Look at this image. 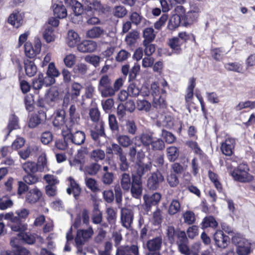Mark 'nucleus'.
Returning <instances> with one entry per match:
<instances>
[{
    "label": "nucleus",
    "mask_w": 255,
    "mask_h": 255,
    "mask_svg": "<svg viewBox=\"0 0 255 255\" xmlns=\"http://www.w3.org/2000/svg\"><path fill=\"white\" fill-rule=\"evenodd\" d=\"M89 115L91 120L96 123L94 129L90 131L91 136L95 142L101 144L100 137H105L106 139V134L105 132V123L102 120H100V112L98 108H92L89 110Z\"/></svg>",
    "instance_id": "1"
},
{
    "label": "nucleus",
    "mask_w": 255,
    "mask_h": 255,
    "mask_svg": "<svg viewBox=\"0 0 255 255\" xmlns=\"http://www.w3.org/2000/svg\"><path fill=\"white\" fill-rule=\"evenodd\" d=\"M249 168L246 162L240 163L238 166L231 172L235 180L241 182H250L254 177L248 173Z\"/></svg>",
    "instance_id": "2"
},
{
    "label": "nucleus",
    "mask_w": 255,
    "mask_h": 255,
    "mask_svg": "<svg viewBox=\"0 0 255 255\" xmlns=\"http://www.w3.org/2000/svg\"><path fill=\"white\" fill-rule=\"evenodd\" d=\"M41 42L39 38L34 39V46L30 41L26 42L24 45V51L25 56L27 59L35 60L36 56L41 51Z\"/></svg>",
    "instance_id": "3"
},
{
    "label": "nucleus",
    "mask_w": 255,
    "mask_h": 255,
    "mask_svg": "<svg viewBox=\"0 0 255 255\" xmlns=\"http://www.w3.org/2000/svg\"><path fill=\"white\" fill-rule=\"evenodd\" d=\"M69 118L66 121V127L68 130L72 131L76 129L79 125L80 116L74 105L70 106L69 109Z\"/></svg>",
    "instance_id": "4"
},
{
    "label": "nucleus",
    "mask_w": 255,
    "mask_h": 255,
    "mask_svg": "<svg viewBox=\"0 0 255 255\" xmlns=\"http://www.w3.org/2000/svg\"><path fill=\"white\" fill-rule=\"evenodd\" d=\"M232 243L237 247L238 255H248L251 252L250 244L245 239L235 236L232 238Z\"/></svg>",
    "instance_id": "5"
},
{
    "label": "nucleus",
    "mask_w": 255,
    "mask_h": 255,
    "mask_svg": "<svg viewBox=\"0 0 255 255\" xmlns=\"http://www.w3.org/2000/svg\"><path fill=\"white\" fill-rule=\"evenodd\" d=\"M47 119L46 112L43 110H39L30 116L28 125L29 128H34L45 123Z\"/></svg>",
    "instance_id": "6"
},
{
    "label": "nucleus",
    "mask_w": 255,
    "mask_h": 255,
    "mask_svg": "<svg viewBox=\"0 0 255 255\" xmlns=\"http://www.w3.org/2000/svg\"><path fill=\"white\" fill-rule=\"evenodd\" d=\"M162 244L161 236L148 240L146 243L148 252L146 255H160V251Z\"/></svg>",
    "instance_id": "7"
},
{
    "label": "nucleus",
    "mask_w": 255,
    "mask_h": 255,
    "mask_svg": "<svg viewBox=\"0 0 255 255\" xmlns=\"http://www.w3.org/2000/svg\"><path fill=\"white\" fill-rule=\"evenodd\" d=\"M98 88L103 97H107L112 95L111 79L107 75H104L101 77Z\"/></svg>",
    "instance_id": "8"
},
{
    "label": "nucleus",
    "mask_w": 255,
    "mask_h": 255,
    "mask_svg": "<svg viewBox=\"0 0 255 255\" xmlns=\"http://www.w3.org/2000/svg\"><path fill=\"white\" fill-rule=\"evenodd\" d=\"M37 161V163L32 161H27L22 165L23 170L27 173H34L37 171L42 172L44 168V164L45 163L47 160Z\"/></svg>",
    "instance_id": "9"
},
{
    "label": "nucleus",
    "mask_w": 255,
    "mask_h": 255,
    "mask_svg": "<svg viewBox=\"0 0 255 255\" xmlns=\"http://www.w3.org/2000/svg\"><path fill=\"white\" fill-rule=\"evenodd\" d=\"M43 199V193L37 187L29 189L26 194L25 201L30 204H34Z\"/></svg>",
    "instance_id": "10"
},
{
    "label": "nucleus",
    "mask_w": 255,
    "mask_h": 255,
    "mask_svg": "<svg viewBox=\"0 0 255 255\" xmlns=\"http://www.w3.org/2000/svg\"><path fill=\"white\" fill-rule=\"evenodd\" d=\"M45 82L47 85H53L55 83V78L58 77L60 73L56 68L54 62H51L48 64L47 70L46 73Z\"/></svg>",
    "instance_id": "11"
},
{
    "label": "nucleus",
    "mask_w": 255,
    "mask_h": 255,
    "mask_svg": "<svg viewBox=\"0 0 255 255\" xmlns=\"http://www.w3.org/2000/svg\"><path fill=\"white\" fill-rule=\"evenodd\" d=\"M166 234L169 242L171 244L177 243L179 240L183 239L186 235L184 231L175 229L173 226H168L166 229Z\"/></svg>",
    "instance_id": "12"
},
{
    "label": "nucleus",
    "mask_w": 255,
    "mask_h": 255,
    "mask_svg": "<svg viewBox=\"0 0 255 255\" xmlns=\"http://www.w3.org/2000/svg\"><path fill=\"white\" fill-rule=\"evenodd\" d=\"M110 7L104 6L100 1L94 0L92 3H90V5L86 8L85 11L88 16L93 15L94 11H96L101 13H106L110 10Z\"/></svg>",
    "instance_id": "13"
},
{
    "label": "nucleus",
    "mask_w": 255,
    "mask_h": 255,
    "mask_svg": "<svg viewBox=\"0 0 255 255\" xmlns=\"http://www.w3.org/2000/svg\"><path fill=\"white\" fill-rule=\"evenodd\" d=\"M151 167V164L150 162L144 164L142 162V160H138L134 166L135 169V172L132 173V177H139L141 180V177L147 173L150 170Z\"/></svg>",
    "instance_id": "14"
},
{
    "label": "nucleus",
    "mask_w": 255,
    "mask_h": 255,
    "mask_svg": "<svg viewBox=\"0 0 255 255\" xmlns=\"http://www.w3.org/2000/svg\"><path fill=\"white\" fill-rule=\"evenodd\" d=\"M161 196L160 193H155L151 196L144 195L143 200L144 201L143 208L144 209L148 212L150 211L151 207L152 206H155L159 202Z\"/></svg>",
    "instance_id": "15"
},
{
    "label": "nucleus",
    "mask_w": 255,
    "mask_h": 255,
    "mask_svg": "<svg viewBox=\"0 0 255 255\" xmlns=\"http://www.w3.org/2000/svg\"><path fill=\"white\" fill-rule=\"evenodd\" d=\"M164 181V177L162 174L156 171L151 174V176L147 181V186L150 190H155L157 189L160 184Z\"/></svg>",
    "instance_id": "16"
},
{
    "label": "nucleus",
    "mask_w": 255,
    "mask_h": 255,
    "mask_svg": "<svg viewBox=\"0 0 255 255\" xmlns=\"http://www.w3.org/2000/svg\"><path fill=\"white\" fill-rule=\"evenodd\" d=\"M133 213L131 210L127 208H122L121 210V220L122 225L128 229L132 223Z\"/></svg>",
    "instance_id": "17"
},
{
    "label": "nucleus",
    "mask_w": 255,
    "mask_h": 255,
    "mask_svg": "<svg viewBox=\"0 0 255 255\" xmlns=\"http://www.w3.org/2000/svg\"><path fill=\"white\" fill-rule=\"evenodd\" d=\"M15 214L17 215L16 217H18V222L17 223L18 226L20 228L18 231H26L27 229L28 225L25 222V221L29 214L28 210L25 208L18 210L16 211Z\"/></svg>",
    "instance_id": "18"
},
{
    "label": "nucleus",
    "mask_w": 255,
    "mask_h": 255,
    "mask_svg": "<svg viewBox=\"0 0 255 255\" xmlns=\"http://www.w3.org/2000/svg\"><path fill=\"white\" fill-rule=\"evenodd\" d=\"M216 245L220 248L225 249L230 243V238L221 230H218L214 235Z\"/></svg>",
    "instance_id": "19"
},
{
    "label": "nucleus",
    "mask_w": 255,
    "mask_h": 255,
    "mask_svg": "<svg viewBox=\"0 0 255 255\" xmlns=\"http://www.w3.org/2000/svg\"><path fill=\"white\" fill-rule=\"evenodd\" d=\"M97 48V43L93 40H86L80 43L77 46L79 51L83 53H92Z\"/></svg>",
    "instance_id": "20"
},
{
    "label": "nucleus",
    "mask_w": 255,
    "mask_h": 255,
    "mask_svg": "<svg viewBox=\"0 0 255 255\" xmlns=\"http://www.w3.org/2000/svg\"><path fill=\"white\" fill-rule=\"evenodd\" d=\"M77 128L75 130L71 131L68 130L69 133L67 134L68 138L74 144L77 145H81L85 140V134L83 131L77 130Z\"/></svg>",
    "instance_id": "21"
},
{
    "label": "nucleus",
    "mask_w": 255,
    "mask_h": 255,
    "mask_svg": "<svg viewBox=\"0 0 255 255\" xmlns=\"http://www.w3.org/2000/svg\"><path fill=\"white\" fill-rule=\"evenodd\" d=\"M52 8L54 16L59 19H63L67 17V11L61 1L54 3L52 5Z\"/></svg>",
    "instance_id": "22"
},
{
    "label": "nucleus",
    "mask_w": 255,
    "mask_h": 255,
    "mask_svg": "<svg viewBox=\"0 0 255 255\" xmlns=\"http://www.w3.org/2000/svg\"><path fill=\"white\" fill-rule=\"evenodd\" d=\"M142 191L141 180L139 177L132 178L130 192L133 197L139 199L141 197Z\"/></svg>",
    "instance_id": "23"
},
{
    "label": "nucleus",
    "mask_w": 255,
    "mask_h": 255,
    "mask_svg": "<svg viewBox=\"0 0 255 255\" xmlns=\"http://www.w3.org/2000/svg\"><path fill=\"white\" fill-rule=\"evenodd\" d=\"M67 7L71 8L74 14L79 16L83 13L84 8L82 4L77 0H63Z\"/></svg>",
    "instance_id": "24"
},
{
    "label": "nucleus",
    "mask_w": 255,
    "mask_h": 255,
    "mask_svg": "<svg viewBox=\"0 0 255 255\" xmlns=\"http://www.w3.org/2000/svg\"><path fill=\"white\" fill-rule=\"evenodd\" d=\"M19 128L18 117L14 114L11 115L9 118L8 123L6 128L3 129V131L6 133L5 136V140L7 139L13 130L17 129Z\"/></svg>",
    "instance_id": "25"
},
{
    "label": "nucleus",
    "mask_w": 255,
    "mask_h": 255,
    "mask_svg": "<svg viewBox=\"0 0 255 255\" xmlns=\"http://www.w3.org/2000/svg\"><path fill=\"white\" fill-rule=\"evenodd\" d=\"M199 14L195 11H190L186 13L182 18V25L188 27L197 21Z\"/></svg>",
    "instance_id": "26"
},
{
    "label": "nucleus",
    "mask_w": 255,
    "mask_h": 255,
    "mask_svg": "<svg viewBox=\"0 0 255 255\" xmlns=\"http://www.w3.org/2000/svg\"><path fill=\"white\" fill-rule=\"evenodd\" d=\"M235 140L234 138H228L223 142L221 146L223 154L226 156H231L233 153L235 147Z\"/></svg>",
    "instance_id": "27"
},
{
    "label": "nucleus",
    "mask_w": 255,
    "mask_h": 255,
    "mask_svg": "<svg viewBox=\"0 0 255 255\" xmlns=\"http://www.w3.org/2000/svg\"><path fill=\"white\" fill-rule=\"evenodd\" d=\"M34 60L27 58L23 60L24 68L26 75L29 77L34 76L37 72V68L34 62Z\"/></svg>",
    "instance_id": "28"
},
{
    "label": "nucleus",
    "mask_w": 255,
    "mask_h": 255,
    "mask_svg": "<svg viewBox=\"0 0 255 255\" xmlns=\"http://www.w3.org/2000/svg\"><path fill=\"white\" fill-rule=\"evenodd\" d=\"M166 91L162 89V95L153 98V107L157 109L164 111L167 107V103L165 100Z\"/></svg>",
    "instance_id": "29"
},
{
    "label": "nucleus",
    "mask_w": 255,
    "mask_h": 255,
    "mask_svg": "<svg viewBox=\"0 0 255 255\" xmlns=\"http://www.w3.org/2000/svg\"><path fill=\"white\" fill-rule=\"evenodd\" d=\"M68 180L70 182V187L67 189V192L69 195L73 193L74 197L77 199L81 193V188L72 177H69Z\"/></svg>",
    "instance_id": "30"
},
{
    "label": "nucleus",
    "mask_w": 255,
    "mask_h": 255,
    "mask_svg": "<svg viewBox=\"0 0 255 255\" xmlns=\"http://www.w3.org/2000/svg\"><path fill=\"white\" fill-rule=\"evenodd\" d=\"M80 41V37L78 34L73 30L68 31L66 42L68 45L70 47L78 46Z\"/></svg>",
    "instance_id": "31"
},
{
    "label": "nucleus",
    "mask_w": 255,
    "mask_h": 255,
    "mask_svg": "<svg viewBox=\"0 0 255 255\" xmlns=\"http://www.w3.org/2000/svg\"><path fill=\"white\" fill-rule=\"evenodd\" d=\"M152 136L147 133H143L139 136L135 137V144L139 146L140 144L144 146H148L152 143Z\"/></svg>",
    "instance_id": "32"
},
{
    "label": "nucleus",
    "mask_w": 255,
    "mask_h": 255,
    "mask_svg": "<svg viewBox=\"0 0 255 255\" xmlns=\"http://www.w3.org/2000/svg\"><path fill=\"white\" fill-rule=\"evenodd\" d=\"M7 22L16 28L20 27L23 24V18L18 11L12 13L9 16Z\"/></svg>",
    "instance_id": "33"
},
{
    "label": "nucleus",
    "mask_w": 255,
    "mask_h": 255,
    "mask_svg": "<svg viewBox=\"0 0 255 255\" xmlns=\"http://www.w3.org/2000/svg\"><path fill=\"white\" fill-rule=\"evenodd\" d=\"M188 239L186 235L183 237V239L179 240L176 243L180 252L185 255H190L192 253L188 246Z\"/></svg>",
    "instance_id": "34"
},
{
    "label": "nucleus",
    "mask_w": 255,
    "mask_h": 255,
    "mask_svg": "<svg viewBox=\"0 0 255 255\" xmlns=\"http://www.w3.org/2000/svg\"><path fill=\"white\" fill-rule=\"evenodd\" d=\"M17 232H19L17 236L24 243L29 245H32L35 243L36 238L34 234H32L29 232H26L25 231H18Z\"/></svg>",
    "instance_id": "35"
},
{
    "label": "nucleus",
    "mask_w": 255,
    "mask_h": 255,
    "mask_svg": "<svg viewBox=\"0 0 255 255\" xmlns=\"http://www.w3.org/2000/svg\"><path fill=\"white\" fill-rule=\"evenodd\" d=\"M186 145L193 150L194 153L196 156L193 159H195L196 158L201 159L206 157L205 154L199 147L197 142L188 141L186 142Z\"/></svg>",
    "instance_id": "36"
},
{
    "label": "nucleus",
    "mask_w": 255,
    "mask_h": 255,
    "mask_svg": "<svg viewBox=\"0 0 255 255\" xmlns=\"http://www.w3.org/2000/svg\"><path fill=\"white\" fill-rule=\"evenodd\" d=\"M58 97V91L54 88H51L45 95V102L49 105H52L53 103L57 100Z\"/></svg>",
    "instance_id": "37"
},
{
    "label": "nucleus",
    "mask_w": 255,
    "mask_h": 255,
    "mask_svg": "<svg viewBox=\"0 0 255 255\" xmlns=\"http://www.w3.org/2000/svg\"><path fill=\"white\" fill-rule=\"evenodd\" d=\"M180 25H182V18L180 16L172 14L168 22L167 28L170 30H175Z\"/></svg>",
    "instance_id": "38"
},
{
    "label": "nucleus",
    "mask_w": 255,
    "mask_h": 255,
    "mask_svg": "<svg viewBox=\"0 0 255 255\" xmlns=\"http://www.w3.org/2000/svg\"><path fill=\"white\" fill-rule=\"evenodd\" d=\"M181 210V204L177 199H173L170 202L168 209V213L170 216H173L179 212Z\"/></svg>",
    "instance_id": "39"
},
{
    "label": "nucleus",
    "mask_w": 255,
    "mask_h": 255,
    "mask_svg": "<svg viewBox=\"0 0 255 255\" xmlns=\"http://www.w3.org/2000/svg\"><path fill=\"white\" fill-rule=\"evenodd\" d=\"M65 112H63V114H62L61 112H57L53 120V125L54 127L58 128H61L64 124L66 125V121H65V116L64 115Z\"/></svg>",
    "instance_id": "40"
},
{
    "label": "nucleus",
    "mask_w": 255,
    "mask_h": 255,
    "mask_svg": "<svg viewBox=\"0 0 255 255\" xmlns=\"http://www.w3.org/2000/svg\"><path fill=\"white\" fill-rule=\"evenodd\" d=\"M139 37V32L136 30H132L126 35L125 40L127 45L132 46L135 44Z\"/></svg>",
    "instance_id": "41"
},
{
    "label": "nucleus",
    "mask_w": 255,
    "mask_h": 255,
    "mask_svg": "<svg viewBox=\"0 0 255 255\" xmlns=\"http://www.w3.org/2000/svg\"><path fill=\"white\" fill-rule=\"evenodd\" d=\"M44 85L46 87L51 86V85L46 84L45 82V78L43 77V74L40 73L38 74L37 78L33 79L32 86L34 89L39 90L41 89Z\"/></svg>",
    "instance_id": "42"
},
{
    "label": "nucleus",
    "mask_w": 255,
    "mask_h": 255,
    "mask_svg": "<svg viewBox=\"0 0 255 255\" xmlns=\"http://www.w3.org/2000/svg\"><path fill=\"white\" fill-rule=\"evenodd\" d=\"M155 34L154 30L152 27H147L144 29L143 31V37L145 44L147 42H152L155 38Z\"/></svg>",
    "instance_id": "43"
},
{
    "label": "nucleus",
    "mask_w": 255,
    "mask_h": 255,
    "mask_svg": "<svg viewBox=\"0 0 255 255\" xmlns=\"http://www.w3.org/2000/svg\"><path fill=\"white\" fill-rule=\"evenodd\" d=\"M43 37L45 41L48 43L54 41L56 36L53 28L51 26H47L43 31Z\"/></svg>",
    "instance_id": "44"
},
{
    "label": "nucleus",
    "mask_w": 255,
    "mask_h": 255,
    "mask_svg": "<svg viewBox=\"0 0 255 255\" xmlns=\"http://www.w3.org/2000/svg\"><path fill=\"white\" fill-rule=\"evenodd\" d=\"M201 225L203 229L209 227L214 228L217 227L218 223L213 216H209L203 219Z\"/></svg>",
    "instance_id": "45"
},
{
    "label": "nucleus",
    "mask_w": 255,
    "mask_h": 255,
    "mask_svg": "<svg viewBox=\"0 0 255 255\" xmlns=\"http://www.w3.org/2000/svg\"><path fill=\"white\" fill-rule=\"evenodd\" d=\"M6 218L10 221L9 226L11 230L13 232H18L20 229L17 223L18 221V217L14 216L13 213L11 212L6 214Z\"/></svg>",
    "instance_id": "46"
},
{
    "label": "nucleus",
    "mask_w": 255,
    "mask_h": 255,
    "mask_svg": "<svg viewBox=\"0 0 255 255\" xmlns=\"http://www.w3.org/2000/svg\"><path fill=\"white\" fill-rule=\"evenodd\" d=\"M168 44L176 53H178L181 50L180 47L182 44L180 38L174 37L169 39Z\"/></svg>",
    "instance_id": "47"
},
{
    "label": "nucleus",
    "mask_w": 255,
    "mask_h": 255,
    "mask_svg": "<svg viewBox=\"0 0 255 255\" xmlns=\"http://www.w3.org/2000/svg\"><path fill=\"white\" fill-rule=\"evenodd\" d=\"M25 107L28 112H32L34 109V96L32 94L27 95L24 98Z\"/></svg>",
    "instance_id": "48"
},
{
    "label": "nucleus",
    "mask_w": 255,
    "mask_h": 255,
    "mask_svg": "<svg viewBox=\"0 0 255 255\" xmlns=\"http://www.w3.org/2000/svg\"><path fill=\"white\" fill-rule=\"evenodd\" d=\"M151 107V104L147 100H137L136 101V108L138 111L148 112Z\"/></svg>",
    "instance_id": "49"
},
{
    "label": "nucleus",
    "mask_w": 255,
    "mask_h": 255,
    "mask_svg": "<svg viewBox=\"0 0 255 255\" xmlns=\"http://www.w3.org/2000/svg\"><path fill=\"white\" fill-rule=\"evenodd\" d=\"M103 32L104 30L100 27L94 26L87 31L86 36L91 38H96L99 37Z\"/></svg>",
    "instance_id": "50"
},
{
    "label": "nucleus",
    "mask_w": 255,
    "mask_h": 255,
    "mask_svg": "<svg viewBox=\"0 0 255 255\" xmlns=\"http://www.w3.org/2000/svg\"><path fill=\"white\" fill-rule=\"evenodd\" d=\"M102 220V214L99 209V205L95 204L94 205L92 221L94 224H100Z\"/></svg>",
    "instance_id": "51"
},
{
    "label": "nucleus",
    "mask_w": 255,
    "mask_h": 255,
    "mask_svg": "<svg viewBox=\"0 0 255 255\" xmlns=\"http://www.w3.org/2000/svg\"><path fill=\"white\" fill-rule=\"evenodd\" d=\"M224 67L226 70L230 71L240 73L243 67L241 64L238 62L228 63L225 64Z\"/></svg>",
    "instance_id": "52"
},
{
    "label": "nucleus",
    "mask_w": 255,
    "mask_h": 255,
    "mask_svg": "<svg viewBox=\"0 0 255 255\" xmlns=\"http://www.w3.org/2000/svg\"><path fill=\"white\" fill-rule=\"evenodd\" d=\"M250 108L253 109L255 108V101H246L245 102H240L235 107L236 111H239L243 109Z\"/></svg>",
    "instance_id": "53"
},
{
    "label": "nucleus",
    "mask_w": 255,
    "mask_h": 255,
    "mask_svg": "<svg viewBox=\"0 0 255 255\" xmlns=\"http://www.w3.org/2000/svg\"><path fill=\"white\" fill-rule=\"evenodd\" d=\"M87 70L88 68L86 64L78 63L74 67L73 71L77 76H82L86 74Z\"/></svg>",
    "instance_id": "54"
},
{
    "label": "nucleus",
    "mask_w": 255,
    "mask_h": 255,
    "mask_svg": "<svg viewBox=\"0 0 255 255\" xmlns=\"http://www.w3.org/2000/svg\"><path fill=\"white\" fill-rule=\"evenodd\" d=\"M167 181L171 187H176L179 184L178 176L171 171L167 177Z\"/></svg>",
    "instance_id": "55"
},
{
    "label": "nucleus",
    "mask_w": 255,
    "mask_h": 255,
    "mask_svg": "<svg viewBox=\"0 0 255 255\" xmlns=\"http://www.w3.org/2000/svg\"><path fill=\"white\" fill-rule=\"evenodd\" d=\"M184 221L188 225H192L195 221V216L193 212L191 211H186L183 215Z\"/></svg>",
    "instance_id": "56"
},
{
    "label": "nucleus",
    "mask_w": 255,
    "mask_h": 255,
    "mask_svg": "<svg viewBox=\"0 0 255 255\" xmlns=\"http://www.w3.org/2000/svg\"><path fill=\"white\" fill-rule=\"evenodd\" d=\"M129 96L132 97H136L139 95L140 90L134 83L129 84L128 88Z\"/></svg>",
    "instance_id": "57"
},
{
    "label": "nucleus",
    "mask_w": 255,
    "mask_h": 255,
    "mask_svg": "<svg viewBox=\"0 0 255 255\" xmlns=\"http://www.w3.org/2000/svg\"><path fill=\"white\" fill-rule=\"evenodd\" d=\"M126 128L128 133L132 135L135 134L137 129L135 123L133 120H128L126 122Z\"/></svg>",
    "instance_id": "58"
},
{
    "label": "nucleus",
    "mask_w": 255,
    "mask_h": 255,
    "mask_svg": "<svg viewBox=\"0 0 255 255\" xmlns=\"http://www.w3.org/2000/svg\"><path fill=\"white\" fill-rule=\"evenodd\" d=\"M18 81L22 92L24 94L28 93L30 90V85L28 82L22 79V76L18 74Z\"/></svg>",
    "instance_id": "59"
},
{
    "label": "nucleus",
    "mask_w": 255,
    "mask_h": 255,
    "mask_svg": "<svg viewBox=\"0 0 255 255\" xmlns=\"http://www.w3.org/2000/svg\"><path fill=\"white\" fill-rule=\"evenodd\" d=\"M82 89V86L79 83L74 82L71 86V97L73 99L78 97Z\"/></svg>",
    "instance_id": "60"
},
{
    "label": "nucleus",
    "mask_w": 255,
    "mask_h": 255,
    "mask_svg": "<svg viewBox=\"0 0 255 255\" xmlns=\"http://www.w3.org/2000/svg\"><path fill=\"white\" fill-rule=\"evenodd\" d=\"M13 149L9 146H4L0 149V154L2 158L5 159H12L11 154L12 153Z\"/></svg>",
    "instance_id": "61"
},
{
    "label": "nucleus",
    "mask_w": 255,
    "mask_h": 255,
    "mask_svg": "<svg viewBox=\"0 0 255 255\" xmlns=\"http://www.w3.org/2000/svg\"><path fill=\"white\" fill-rule=\"evenodd\" d=\"M121 185L123 189L128 190L131 185L129 175L127 173H124L122 175L121 180Z\"/></svg>",
    "instance_id": "62"
},
{
    "label": "nucleus",
    "mask_w": 255,
    "mask_h": 255,
    "mask_svg": "<svg viewBox=\"0 0 255 255\" xmlns=\"http://www.w3.org/2000/svg\"><path fill=\"white\" fill-rule=\"evenodd\" d=\"M53 134L49 131H45L43 132L41 135V141L44 144H48L51 142L53 140Z\"/></svg>",
    "instance_id": "63"
},
{
    "label": "nucleus",
    "mask_w": 255,
    "mask_h": 255,
    "mask_svg": "<svg viewBox=\"0 0 255 255\" xmlns=\"http://www.w3.org/2000/svg\"><path fill=\"white\" fill-rule=\"evenodd\" d=\"M85 61L89 63L95 67H97L99 66L100 62V57L97 55H88L85 57Z\"/></svg>",
    "instance_id": "64"
}]
</instances>
